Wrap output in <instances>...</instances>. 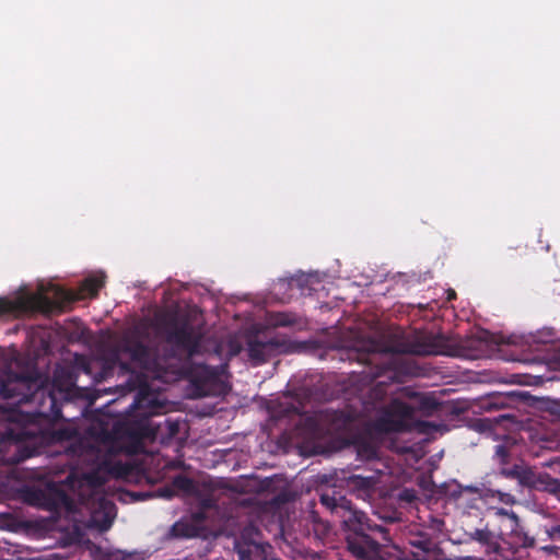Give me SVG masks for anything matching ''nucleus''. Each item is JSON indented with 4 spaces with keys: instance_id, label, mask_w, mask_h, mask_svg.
I'll return each instance as SVG.
<instances>
[{
    "instance_id": "f257e3e1",
    "label": "nucleus",
    "mask_w": 560,
    "mask_h": 560,
    "mask_svg": "<svg viewBox=\"0 0 560 560\" xmlns=\"http://www.w3.org/2000/svg\"><path fill=\"white\" fill-rule=\"evenodd\" d=\"M108 468L102 459L96 470L88 475L71 474L67 485L58 491L57 502L61 504L74 523L75 539L82 537L83 527L106 530L112 526L116 509L102 490Z\"/></svg>"
},
{
    "instance_id": "f03ea898",
    "label": "nucleus",
    "mask_w": 560,
    "mask_h": 560,
    "mask_svg": "<svg viewBox=\"0 0 560 560\" xmlns=\"http://www.w3.org/2000/svg\"><path fill=\"white\" fill-rule=\"evenodd\" d=\"M103 275L88 278L79 292L66 291L55 284H40L35 293L21 289L12 299L0 298V314H19L28 311L46 312L61 303L93 296L103 287Z\"/></svg>"
},
{
    "instance_id": "7ed1b4c3",
    "label": "nucleus",
    "mask_w": 560,
    "mask_h": 560,
    "mask_svg": "<svg viewBox=\"0 0 560 560\" xmlns=\"http://www.w3.org/2000/svg\"><path fill=\"white\" fill-rule=\"evenodd\" d=\"M33 441L19 427H12L0 438V463L15 464L34 454Z\"/></svg>"
},
{
    "instance_id": "20e7f679",
    "label": "nucleus",
    "mask_w": 560,
    "mask_h": 560,
    "mask_svg": "<svg viewBox=\"0 0 560 560\" xmlns=\"http://www.w3.org/2000/svg\"><path fill=\"white\" fill-rule=\"evenodd\" d=\"M43 385L39 377L20 376L11 372L0 377V397L11 399L12 405L27 401Z\"/></svg>"
},
{
    "instance_id": "39448f33",
    "label": "nucleus",
    "mask_w": 560,
    "mask_h": 560,
    "mask_svg": "<svg viewBox=\"0 0 560 560\" xmlns=\"http://www.w3.org/2000/svg\"><path fill=\"white\" fill-rule=\"evenodd\" d=\"M348 522L358 523L359 529L348 537V548L350 552L362 560H378L380 559V545L370 536L360 533L362 530L366 516L362 512L354 511L349 517Z\"/></svg>"
},
{
    "instance_id": "423d86ee",
    "label": "nucleus",
    "mask_w": 560,
    "mask_h": 560,
    "mask_svg": "<svg viewBox=\"0 0 560 560\" xmlns=\"http://www.w3.org/2000/svg\"><path fill=\"white\" fill-rule=\"evenodd\" d=\"M412 409L398 400L393 401L377 419L376 430L384 433L409 431L412 428Z\"/></svg>"
},
{
    "instance_id": "0eeeda50",
    "label": "nucleus",
    "mask_w": 560,
    "mask_h": 560,
    "mask_svg": "<svg viewBox=\"0 0 560 560\" xmlns=\"http://www.w3.org/2000/svg\"><path fill=\"white\" fill-rule=\"evenodd\" d=\"M453 346L443 335L428 334L420 336L411 346L416 354H452Z\"/></svg>"
},
{
    "instance_id": "6e6552de",
    "label": "nucleus",
    "mask_w": 560,
    "mask_h": 560,
    "mask_svg": "<svg viewBox=\"0 0 560 560\" xmlns=\"http://www.w3.org/2000/svg\"><path fill=\"white\" fill-rule=\"evenodd\" d=\"M501 475L506 478L516 479L520 485L529 488H540L545 483V476L536 474L532 468L526 466L515 465L512 468H504L501 470Z\"/></svg>"
},
{
    "instance_id": "1a4fd4ad",
    "label": "nucleus",
    "mask_w": 560,
    "mask_h": 560,
    "mask_svg": "<svg viewBox=\"0 0 560 560\" xmlns=\"http://www.w3.org/2000/svg\"><path fill=\"white\" fill-rule=\"evenodd\" d=\"M195 492V485L192 481L186 477L178 476L173 480V490L166 489L162 495L166 498H171L175 493H183L184 495H189Z\"/></svg>"
},
{
    "instance_id": "9d476101",
    "label": "nucleus",
    "mask_w": 560,
    "mask_h": 560,
    "mask_svg": "<svg viewBox=\"0 0 560 560\" xmlns=\"http://www.w3.org/2000/svg\"><path fill=\"white\" fill-rule=\"evenodd\" d=\"M268 348L267 345L261 342H250L248 348L249 357L256 362H261L265 360Z\"/></svg>"
},
{
    "instance_id": "9b49d317",
    "label": "nucleus",
    "mask_w": 560,
    "mask_h": 560,
    "mask_svg": "<svg viewBox=\"0 0 560 560\" xmlns=\"http://www.w3.org/2000/svg\"><path fill=\"white\" fill-rule=\"evenodd\" d=\"M127 350L130 352L131 359L133 361L138 362L144 369H149L145 360L147 349L143 346L136 343L132 346V348H128Z\"/></svg>"
},
{
    "instance_id": "f8f14e48",
    "label": "nucleus",
    "mask_w": 560,
    "mask_h": 560,
    "mask_svg": "<svg viewBox=\"0 0 560 560\" xmlns=\"http://www.w3.org/2000/svg\"><path fill=\"white\" fill-rule=\"evenodd\" d=\"M470 538L481 544L488 545L492 540V534L488 529H476L470 534Z\"/></svg>"
},
{
    "instance_id": "ddd939ff",
    "label": "nucleus",
    "mask_w": 560,
    "mask_h": 560,
    "mask_svg": "<svg viewBox=\"0 0 560 560\" xmlns=\"http://www.w3.org/2000/svg\"><path fill=\"white\" fill-rule=\"evenodd\" d=\"M174 341L182 345L185 348H190V341L188 339V332L186 328H183L175 337Z\"/></svg>"
},
{
    "instance_id": "4468645a",
    "label": "nucleus",
    "mask_w": 560,
    "mask_h": 560,
    "mask_svg": "<svg viewBox=\"0 0 560 560\" xmlns=\"http://www.w3.org/2000/svg\"><path fill=\"white\" fill-rule=\"evenodd\" d=\"M494 495H497L499 501L504 503V504L512 505V504L515 503L514 497L511 495L510 493H504V492H501V491H497L494 493Z\"/></svg>"
},
{
    "instance_id": "2eb2a0df",
    "label": "nucleus",
    "mask_w": 560,
    "mask_h": 560,
    "mask_svg": "<svg viewBox=\"0 0 560 560\" xmlns=\"http://www.w3.org/2000/svg\"><path fill=\"white\" fill-rule=\"evenodd\" d=\"M359 455L362 458H365V459L372 458V457H374L376 455L375 447L374 446H368V447H364V448H359Z\"/></svg>"
},
{
    "instance_id": "dca6fc26",
    "label": "nucleus",
    "mask_w": 560,
    "mask_h": 560,
    "mask_svg": "<svg viewBox=\"0 0 560 560\" xmlns=\"http://www.w3.org/2000/svg\"><path fill=\"white\" fill-rule=\"evenodd\" d=\"M495 455L501 459L502 463H504L508 457V451L504 446L499 445L497 446Z\"/></svg>"
},
{
    "instance_id": "f3484780",
    "label": "nucleus",
    "mask_w": 560,
    "mask_h": 560,
    "mask_svg": "<svg viewBox=\"0 0 560 560\" xmlns=\"http://www.w3.org/2000/svg\"><path fill=\"white\" fill-rule=\"evenodd\" d=\"M240 560H250V550L240 547L237 550Z\"/></svg>"
},
{
    "instance_id": "a211bd4d",
    "label": "nucleus",
    "mask_w": 560,
    "mask_h": 560,
    "mask_svg": "<svg viewBox=\"0 0 560 560\" xmlns=\"http://www.w3.org/2000/svg\"><path fill=\"white\" fill-rule=\"evenodd\" d=\"M495 513H497L498 515L509 516V517H511L512 520H514L515 522L517 521V516H516V514H515V513H513V512H509V511H506V510H504V509H497V510H495Z\"/></svg>"
},
{
    "instance_id": "6ab92c4d",
    "label": "nucleus",
    "mask_w": 560,
    "mask_h": 560,
    "mask_svg": "<svg viewBox=\"0 0 560 560\" xmlns=\"http://www.w3.org/2000/svg\"><path fill=\"white\" fill-rule=\"evenodd\" d=\"M240 350H241V346L238 343H236V345L233 343L231 346L230 353L232 355H234V354H237L240 352Z\"/></svg>"
},
{
    "instance_id": "aec40b11",
    "label": "nucleus",
    "mask_w": 560,
    "mask_h": 560,
    "mask_svg": "<svg viewBox=\"0 0 560 560\" xmlns=\"http://www.w3.org/2000/svg\"><path fill=\"white\" fill-rule=\"evenodd\" d=\"M463 490L471 492V493H476L479 491V489L475 486H465V487H463Z\"/></svg>"
},
{
    "instance_id": "412c9836",
    "label": "nucleus",
    "mask_w": 560,
    "mask_h": 560,
    "mask_svg": "<svg viewBox=\"0 0 560 560\" xmlns=\"http://www.w3.org/2000/svg\"><path fill=\"white\" fill-rule=\"evenodd\" d=\"M453 298H455V291L450 290V291H448V300H451V299H453Z\"/></svg>"
},
{
    "instance_id": "4be33fe9",
    "label": "nucleus",
    "mask_w": 560,
    "mask_h": 560,
    "mask_svg": "<svg viewBox=\"0 0 560 560\" xmlns=\"http://www.w3.org/2000/svg\"><path fill=\"white\" fill-rule=\"evenodd\" d=\"M5 408H7V406L0 405V409H5Z\"/></svg>"
}]
</instances>
